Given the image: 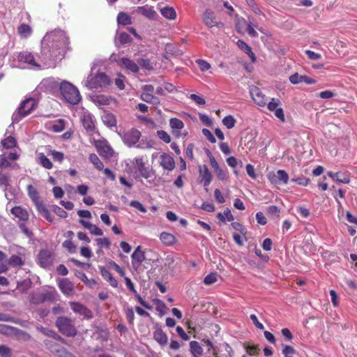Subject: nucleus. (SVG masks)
<instances>
[{"label": "nucleus", "instance_id": "obj_1", "mask_svg": "<svg viewBox=\"0 0 357 357\" xmlns=\"http://www.w3.org/2000/svg\"><path fill=\"white\" fill-rule=\"evenodd\" d=\"M69 45V38L61 29L47 32L41 40V59L45 63L61 59Z\"/></svg>", "mask_w": 357, "mask_h": 357}, {"label": "nucleus", "instance_id": "obj_2", "mask_svg": "<svg viewBox=\"0 0 357 357\" xmlns=\"http://www.w3.org/2000/svg\"><path fill=\"white\" fill-rule=\"evenodd\" d=\"M60 91L63 98L71 105L78 104L82 99L78 89L67 81L61 83Z\"/></svg>", "mask_w": 357, "mask_h": 357}, {"label": "nucleus", "instance_id": "obj_3", "mask_svg": "<svg viewBox=\"0 0 357 357\" xmlns=\"http://www.w3.org/2000/svg\"><path fill=\"white\" fill-rule=\"evenodd\" d=\"M110 82V79L106 74L98 73L96 75H89L83 84L89 89H97L108 86Z\"/></svg>", "mask_w": 357, "mask_h": 357}, {"label": "nucleus", "instance_id": "obj_4", "mask_svg": "<svg viewBox=\"0 0 357 357\" xmlns=\"http://www.w3.org/2000/svg\"><path fill=\"white\" fill-rule=\"evenodd\" d=\"M36 107V100L30 98L24 100L17 112L12 116L13 123H18L22 118L29 115Z\"/></svg>", "mask_w": 357, "mask_h": 357}, {"label": "nucleus", "instance_id": "obj_5", "mask_svg": "<svg viewBox=\"0 0 357 357\" xmlns=\"http://www.w3.org/2000/svg\"><path fill=\"white\" fill-rule=\"evenodd\" d=\"M56 325L59 331L66 336L74 337L77 334V329L73 325V321L66 317H59L56 321Z\"/></svg>", "mask_w": 357, "mask_h": 357}, {"label": "nucleus", "instance_id": "obj_6", "mask_svg": "<svg viewBox=\"0 0 357 357\" xmlns=\"http://www.w3.org/2000/svg\"><path fill=\"white\" fill-rule=\"evenodd\" d=\"M44 345L48 350L59 357L70 356V352H68L64 347L52 340H44Z\"/></svg>", "mask_w": 357, "mask_h": 357}, {"label": "nucleus", "instance_id": "obj_7", "mask_svg": "<svg viewBox=\"0 0 357 357\" xmlns=\"http://www.w3.org/2000/svg\"><path fill=\"white\" fill-rule=\"evenodd\" d=\"M141 135L142 134L138 130L133 128L125 132L121 136V139L126 145L132 147L139 142Z\"/></svg>", "mask_w": 357, "mask_h": 357}, {"label": "nucleus", "instance_id": "obj_8", "mask_svg": "<svg viewBox=\"0 0 357 357\" xmlns=\"http://www.w3.org/2000/svg\"><path fill=\"white\" fill-rule=\"evenodd\" d=\"M199 183L203 185L206 192L212 181V174L206 165H200L198 168Z\"/></svg>", "mask_w": 357, "mask_h": 357}, {"label": "nucleus", "instance_id": "obj_9", "mask_svg": "<svg viewBox=\"0 0 357 357\" xmlns=\"http://www.w3.org/2000/svg\"><path fill=\"white\" fill-rule=\"evenodd\" d=\"M17 60L19 62H23L27 63L30 68L32 69H40V66L36 61L34 56L32 53L24 51L19 53L17 56Z\"/></svg>", "mask_w": 357, "mask_h": 357}, {"label": "nucleus", "instance_id": "obj_10", "mask_svg": "<svg viewBox=\"0 0 357 357\" xmlns=\"http://www.w3.org/2000/svg\"><path fill=\"white\" fill-rule=\"evenodd\" d=\"M96 147L98 153L103 158H110L114 151L106 140H98L96 142Z\"/></svg>", "mask_w": 357, "mask_h": 357}, {"label": "nucleus", "instance_id": "obj_11", "mask_svg": "<svg viewBox=\"0 0 357 357\" xmlns=\"http://www.w3.org/2000/svg\"><path fill=\"white\" fill-rule=\"evenodd\" d=\"M124 281L126 287L128 289L134 294V296L135 298L137 300V301L145 308L146 309H151V305H150L148 303H146L142 296L138 294L137 291L134 283L132 282V280L128 277H124Z\"/></svg>", "mask_w": 357, "mask_h": 357}, {"label": "nucleus", "instance_id": "obj_12", "mask_svg": "<svg viewBox=\"0 0 357 357\" xmlns=\"http://www.w3.org/2000/svg\"><path fill=\"white\" fill-rule=\"evenodd\" d=\"M132 259V266L135 270L137 271L142 262L145 260V255L144 252L142 250L141 246L137 247L135 251L131 255Z\"/></svg>", "mask_w": 357, "mask_h": 357}, {"label": "nucleus", "instance_id": "obj_13", "mask_svg": "<svg viewBox=\"0 0 357 357\" xmlns=\"http://www.w3.org/2000/svg\"><path fill=\"white\" fill-rule=\"evenodd\" d=\"M328 176L332 178L333 181L338 183L349 184L351 181L350 173L349 172H328Z\"/></svg>", "mask_w": 357, "mask_h": 357}, {"label": "nucleus", "instance_id": "obj_14", "mask_svg": "<svg viewBox=\"0 0 357 357\" xmlns=\"http://www.w3.org/2000/svg\"><path fill=\"white\" fill-rule=\"evenodd\" d=\"M70 305L75 313L83 316L86 319H91L92 317L91 311L84 305L77 302H70Z\"/></svg>", "mask_w": 357, "mask_h": 357}, {"label": "nucleus", "instance_id": "obj_15", "mask_svg": "<svg viewBox=\"0 0 357 357\" xmlns=\"http://www.w3.org/2000/svg\"><path fill=\"white\" fill-rule=\"evenodd\" d=\"M118 63L122 68L130 73H136L139 70L138 64L128 58H121Z\"/></svg>", "mask_w": 357, "mask_h": 357}, {"label": "nucleus", "instance_id": "obj_16", "mask_svg": "<svg viewBox=\"0 0 357 357\" xmlns=\"http://www.w3.org/2000/svg\"><path fill=\"white\" fill-rule=\"evenodd\" d=\"M250 93L252 100L259 106H264L266 104V98L261 90L255 86L250 88Z\"/></svg>", "mask_w": 357, "mask_h": 357}, {"label": "nucleus", "instance_id": "obj_17", "mask_svg": "<svg viewBox=\"0 0 357 357\" xmlns=\"http://www.w3.org/2000/svg\"><path fill=\"white\" fill-rule=\"evenodd\" d=\"M133 164L135 165L140 175L143 178L147 179L151 177L152 173L149 169V168L145 166L144 159L142 157L135 158Z\"/></svg>", "mask_w": 357, "mask_h": 357}, {"label": "nucleus", "instance_id": "obj_18", "mask_svg": "<svg viewBox=\"0 0 357 357\" xmlns=\"http://www.w3.org/2000/svg\"><path fill=\"white\" fill-rule=\"evenodd\" d=\"M268 178L272 183H277L280 181L284 184H287L289 181V175L284 170L279 169L276 174L270 173L268 174Z\"/></svg>", "mask_w": 357, "mask_h": 357}, {"label": "nucleus", "instance_id": "obj_19", "mask_svg": "<svg viewBox=\"0 0 357 357\" xmlns=\"http://www.w3.org/2000/svg\"><path fill=\"white\" fill-rule=\"evenodd\" d=\"M58 286L61 291L67 296L72 295L74 292V284L67 278L60 280Z\"/></svg>", "mask_w": 357, "mask_h": 357}, {"label": "nucleus", "instance_id": "obj_20", "mask_svg": "<svg viewBox=\"0 0 357 357\" xmlns=\"http://www.w3.org/2000/svg\"><path fill=\"white\" fill-rule=\"evenodd\" d=\"M19 158V154L14 151L10 152L8 155L3 153L0 155V168L9 167L11 163L8 160H17Z\"/></svg>", "mask_w": 357, "mask_h": 357}, {"label": "nucleus", "instance_id": "obj_21", "mask_svg": "<svg viewBox=\"0 0 357 357\" xmlns=\"http://www.w3.org/2000/svg\"><path fill=\"white\" fill-rule=\"evenodd\" d=\"M289 81L293 84H297L305 82L307 84H313L316 83V80L306 75H300L298 73H295L289 77Z\"/></svg>", "mask_w": 357, "mask_h": 357}, {"label": "nucleus", "instance_id": "obj_22", "mask_svg": "<svg viewBox=\"0 0 357 357\" xmlns=\"http://www.w3.org/2000/svg\"><path fill=\"white\" fill-rule=\"evenodd\" d=\"M58 294L54 288H50V290L40 294V300H33L36 303H43L45 301L52 302L56 299Z\"/></svg>", "mask_w": 357, "mask_h": 357}, {"label": "nucleus", "instance_id": "obj_23", "mask_svg": "<svg viewBox=\"0 0 357 357\" xmlns=\"http://www.w3.org/2000/svg\"><path fill=\"white\" fill-rule=\"evenodd\" d=\"M38 259L43 267H47L52 264L53 257L49 250H43L38 255Z\"/></svg>", "mask_w": 357, "mask_h": 357}, {"label": "nucleus", "instance_id": "obj_24", "mask_svg": "<svg viewBox=\"0 0 357 357\" xmlns=\"http://www.w3.org/2000/svg\"><path fill=\"white\" fill-rule=\"evenodd\" d=\"M160 165L168 171H172L175 167V162L174 158L167 153H163L160 155Z\"/></svg>", "mask_w": 357, "mask_h": 357}, {"label": "nucleus", "instance_id": "obj_25", "mask_svg": "<svg viewBox=\"0 0 357 357\" xmlns=\"http://www.w3.org/2000/svg\"><path fill=\"white\" fill-rule=\"evenodd\" d=\"M82 123L87 131H93L95 128V121L93 116L89 112H84L82 117Z\"/></svg>", "mask_w": 357, "mask_h": 357}, {"label": "nucleus", "instance_id": "obj_26", "mask_svg": "<svg viewBox=\"0 0 357 357\" xmlns=\"http://www.w3.org/2000/svg\"><path fill=\"white\" fill-rule=\"evenodd\" d=\"M169 126L172 129L173 135L176 137H179L181 136V130L184 127L183 122L178 119L172 118L169 120Z\"/></svg>", "mask_w": 357, "mask_h": 357}, {"label": "nucleus", "instance_id": "obj_27", "mask_svg": "<svg viewBox=\"0 0 357 357\" xmlns=\"http://www.w3.org/2000/svg\"><path fill=\"white\" fill-rule=\"evenodd\" d=\"M137 11L151 20L155 19L157 17V13L154 10L153 8L148 5L138 7Z\"/></svg>", "mask_w": 357, "mask_h": 357}, {"label": "nucleus", "instance_id": "obj_28", "mask_svg": "<svg viewBox=\"0 0 357 357\" xmlns=\"http://www.w3.org/2000/svg\"><path fill=\"white\" fill-rule=\"evenodd\" d=\"M79 223L86 229H88L91 234L95 236H102L103 231L101 229L92 223L85 221L82 219L79 220Z\"/></svg>", "mask_w": 357, "mask_h": 357}, {"label": "nucleus", "instance_id": "obj_29", "mask_svg": "<svg viewBox=\"0 0 357 357\" xmlns=\"http://www.w3.org/2000/svg\"><path fill=\"white\" fill-rule=\"evenodd\" d=\"M100 274L102 277L105 280H107L112 287L117 288L119 287L118 281L112 276V273L106 268H100Z\"/></svg>", "mask_w": 357, "mask_h": 357}, {"label": "nucleus", "instance_id": "obj_30", "mask_svg": "<svg viewBox=\"0 0 357 357\" xmlns=\"http://www.w3.org/2000/svg\"><path fill=\"white\" fill-rule=\"evenodd\" d=\"M203 21L204 24L211 28L217 25V22L215 21V17L214 13L211 10H206L203 15Z\"/></svg>", "mask_w": 357, "mask_h": 357}, {"label": "nucleus", "instance_id": "obj_31", "mask_svg": "<svg viewBox=\"0 0 357 357\" xmlns=\"http://www.w3.org/2000/svg\"><path fill=\"white\" fill-rule=\"evenodd\" d=\"M33 30L31 26L22 23L17 28V33L21 38H28L32 34Z\"/></svg>", "mask_w": 357, "mask_h": 357}, {"label": "nucleus", "instance_id": "obj_32", "mask_svg": "<svg viewBox=\"0 0 357 357\" xmlns=\"http://www.w3.org/2000/svg\"><path fill=\"white\" fill-rule=\"evenodd\" d=\"M190 351L192 357H202L204 354V349L200 344L197 341H191L189 344Z\"/></svg>", "mask_w": 357, "mask_h": 357}, {"label": "nucleus", "instance_id": "obj_33", "mask_svg": "<svg viewBox=\"0 0 357 357\" xmlns=\"http://www.w3.org/2000/svg\"><path fill=\"white\" fill-rule=\"evenodd\" d=\"M36 208L39 213H40L47 221L50 222H53V218L48 211V209L46 208V206L43 204V202H36Z\"/></svg>", "mask_w": 357, "mask_h": 357}, {"label": "nucleus", "instance_id": "obj_34", "mask_svg": "<svg viewBox=\"0 0 357 357\" xmlns=\"http://www.w3.org/2000/svg\"><path fill=\"white\" fill-rule=\"evenodd\" d=\"M160 240L167 246H171L176 242L175 236L173 234L165 231L160 234Z\"/></svg>", "mask_w": 357, "mask_h": 357}, {"label": "nucleus", "instance_id": "obj_35", "mask_svg": "<svg viewBox=\"0 0 357 357\" xmlns=\"http://www.w3.org/2000/svg\"><path fill=\"white\" fill-rule=\"evenodd\" d=\"M37 161L47 169H51L53 167L52 162L43 153L37 152Z\"/></svg>", "mask_w": 357, "mask_h": 357}, {"label": "nucleus", "instance_id": "obj_36", "mask_svg": "<svg viewBox=\"0 0 357 357\" xmlns=\"http://www.w3.org/2000/svg\"><path fill=\"white\" fill-rule=\"evenodd\" d=\"M161 15L166 19L174 20L176 18V12L173 7L165 6L160 9Z\"/></svg>", "mask_w": 357, "mask_h": 357}, {"label": "nucleus", "instance_id": "obj_37", "mask_svg": "<svg viewBox=\"0 0 357 357\" xmlns=\"http://www.w3.org/2000/svg\"><path fill=\"white\" fill-rule=\"evenodd\" d=\"M38 330L45 335L52 337L54 340H58L63 343H66V340L63 337H61L59 335L52 330L42 326L38 328Z\"/></svg>", "mask_w": 357, "mask_h": 357}, {"label": "nucleus", "instance_id": "obj_38", "mask_svg": "<svg viewBox=\"0 0 357 357\" xmlns=\"http://www.w3.org/2000/svg\"><path fill=\"white\" fill-rule=\"evenodd\" d=\"M153 337L160 345H165L167 342V336L161 329L158 328L154 331Z\"/></svg>", "mask_w": 357, "mask_h": 357}, {"label": "nucleus", "instance_id": "obj_39", "mask_svg": "<svg viewBox=\"0 0 357 357\" xmlns=\"http://www.w3.org/2000/svg\"><path fill=\"white\" fill-rule=\"evenodd\" d=\"M11 213L15 216L19 218L21 220H26L29 218L27 211L20 206L13 207Z\"/></svg>", "mask_w": 357, "mask_h": 357}, {"label": "nucleus", "instance_id": "obj_40", "mask_svg": "<svg viewBox=\"0 0 357 357\" xmlns=\"http://www.w3.org/2000/svg\"><path fill=\"white\" fill-rule=\"evenodd\" d=\"M103 123L107 127L112 128L116 126V120L112 113H105L102 117Z\"/></svg>", "mask_w": 357, "mask_h": 357}, {"label": "nucleus", "instance_id": "obj_41", "mask_svg": "<svg viewBox=\"0 0 357 357\" xmlns=\"http://www.w3.org/2000/svg\"><path fill=\"white\" fill-rule=\"evenodd\" d=\"M1 144L3 149H9L16 146L17 141L15 137L8 136V137L1 140Z\"/></svg>", "mask_w": 357, "mask_h": 357}, {"label": "nucleus", "instance_id": "obj_42", "mask_svg": "<svg viewBox=\"0 0 357 357\" xmlns=\"http://www.w3.org/2000/svg\"><path fill=\"white\" fill-rule=\"evenodd\" d=\"M165 50L166 53L170 54L172 55H174L176 56H181L183 54V51L180 49L177 48L174 44L167 43L165 45Z\"/></svg>", "mask_w": 357, "mask_h": 357}, {"label": "nucleus", "instance_id": "obj_43", "mask_svg": "<svg viewBox=\"0 0 357 357\" xmlns=\"http://www.w3.org/2000/svg\"><path fill=\"white\" fill-rule=\"evenodd\" d=\"M117 22L122 25H128L132 23L131 17L126 13L121 12L117 16Z\"/></svg>", "mask_w": 357, "mask_h": 357}, {"label": "nucleus", "instance_id": "obj_44", "mask_svg": "<svg viewBox=\"0 0 357 357\" xmlns=\"http://www.w3.org/2000/svg\"><path fill=\"white\" fill-rule=\"evenodd\" d=\"M141 98L144 102L152 103L153 105H158L160 103V100L156 96L151 94L150 93H142Z\"/></svg>", "mask_w": 357, "mask_h": 357}, {"label": "nucleus", "instance_id": "obj_45", "mask_svg": "<svg viewBox=\"0 0 357 357\" xmlns=\"http://www.w3.org/2000/svg\"><path fill=\"white\" fill-rule=\"evenodd\" d=\"M8 264L13 267L20 268L24 264V261L20 256L13 255L8 259Z\"/></svg>", "mask_w": 357, "mask_h": 357}, {"label": "nucleus", "instance_id": "obj_46", "mask_svg": "<svg viewBox=\"0 0 357 357\" xmlns=\"http://www.w3.org/2000/svg\"><path fill=\"white\" fill-rule=\"evenodd\" d=\"M89 159L90 162L95 166L98 170H102L104 168L103 163L99 159V158L95 153H91Z\"/></svg>", "mask_w": 357, "mask_h": 357}, {"label": "nucleus", "instance_id": "obj_47", "mask_svg": "<svg viewBox=\"0 0 357 357\" xmlns=\"http://www.w3.org/2000/svg\"><path fill=\"white\" fill-rule=\"evenodd\" d=\"M218 218L225 222L226 221H232L234 220V216L232 215L229 209L227 208L224 211L223 213H218L217 215Z\"/></svg>", "mask_w": 357, "mask_h": 357}, {"label": "nucleus", "instance_id": "obj_48", "mask_svg": "<svg viewBox=\"0 0 357 357\" xmlns=\"http://www.w3.org/2000/svg\"><path fill=\"white\" fill-rule=\"evenodd\" d=\"M48 150L47 154L51 155L54 160L61 162L64 159V155L62 152L57 151L56 150H52L49 148H47Z\"/></svg>", "mask_w": 357, "mask_h": 357}, {"label": "nucleus", "instance_id": "obj_49", "mask_svg": "<svg viewBox=\"0 0 357 357\" xmlns=\"http://www.w3.org/2000/svg\"><path fill=\"white\" fill-rule=\"evenodd\" d=\"M93 102L96 104L100 105H107L110 102V98L104 95H98L93 98Z\"/></svg>", "mask_w": 357, "mask_h": 357}, {"label": "nucleus", "instance_id": "obj_50", "mask_svg": "<svg viewBox=\"0 0 357 357\" xmlns=\"http://www.w3.org/2000/svg\"><path fill=\"white\" fill-rule=\"evenodd\" d=\"M139 65L144 70H151L153 68V63L149 59L142 58L138 61Z\"/></svg>", "mask_w": 357, "mask_h": 357}, {"label": "nucleus", "instance_id": "obj_51", "mask_svg": "<svg viewBox=\"0 0 357 357\" xmlns=\"http://www.w3.org/2000/svg\"><path fill=\"white\" fill-rule=\"evenodd\" d=\"M28 194L30 198L34 202L35 204H36L38 200V193L36 189L31 185H29L27 186Z\"/></svg>", "mask_w": 357, "mask_h": 357}, {"label": "nucleus", "instance_id": "obj_52", "mask_svg": "<svg viewBox=\"0 0 357 357\" xmlns=\"http://www.w3.org/2000/svg\"><path fill=\"white\" fill-rule=\"evenodd\" d=\"M125 81L126 77L122 74L119 73L114 79V83L119 89L123 90L125 89Z\"/></svg>", "mask_w": 357, "mask_h": 357}, {"label": "nucleus", "instance_id": "obj_53", "mask_svg": "<svg viewBox=\"0 0 357 357\" xmlns=\"http://www.w3.org/2000/svg\"><path fill=\"white\" fill-rule=\"evenodd\" d=\"M267 213L273 218H278L280 209L279 207L271 205L269 206L266 209Z\"/></svg>", "mask_w": 357, "mask_h": 357}, {"label": "nucleus", "instance_id": "obj_54", "mask_svg": "<svg viewBox=\"0 0 357 357\" xmlns=\"http://www.w3.org/2000/svg\"><path fill=\"white\" fill-rule=\"evenodd\" d=\"M96 245L100 248H109L111 242L108 238H99L96 239Z\"/></svg>", "mask_w": 357, "mask_h": 357}, {"label": "nucleus", "instance_id": "obj_55", "mask_svg": "<svg viewBox=\"0 0 357 357\" xmlns=\"http://www.w3.org/2000/svg\"><path fill=\"white\" fill-rule=\"evenodd\" d=\"M235 123H236V120L231 115H228L222 119L223 125L225 127H227L228 129L232 128L235 126Z\"/></svg>", "mask_w": 357, "mask_h": 357}, {"label": "nucleus", "instance_id": "obj_56", "mask_svg": "<svg viewBox=\"0 0 357 357\" xmlns=\"http://www.w3.org/2000/svg\"><path fill=\"white\" fill-rule=\"evenodd\" d=\"M52 130L56 132H61L65 128V123L62 119H59L52 126Z\"/></svg>", "mask_w": 357, "mask_h": 357}, {"label": "nucleus", "instance_id": "obj_57", "mask_svg": "<svg viewBox=\"0 0 357 357\" xmlns=\"http://www.w3.org/2000/svg\"><path fill=\"white\" fill-rule=\"evenodd\" d=\"M218 274L216 273H211L204 279V283L207 285L212 284L217 281Z\"/></svg>", "mask_w": 357, "mask_h": 357}, {"label": "nucleus", "instance_id": "obj_58", "mask_svg": "<svg viewBox=\"0 0 357 357\" xmlns=\"http://www.w3.org/2000/svg\"><path fill=\"white\" fill-rule=\"evenodd\" d=\"M247 4L249 6L252 11L258 15H262L261 10L258 8L257 3H255V0H247Z\"/></svg>", "mask_w": 357, "mask_h": 357}, {"label": "nucleus", "instance_id": "obj_59", "mask_svg": "<svg viewBox=\"0 0 357 357\" xmlns=\"http://www.w3.org/2000/svg\"><path fill=\"white\" fill-rule=\"evenodd\" d=\"M63 247L66 248L69 252L75 253L77 251V246L70 240L65 241L63 244Z\"/></svg>", "mask_w": 357, "mask_h": 357}, {"label": "nucleus", "instance_id": "obj_60", "mask_svg": "<svg viewBox=\"0 0 357 357\" xmlns=\"http://www.w3.org/2000/svg\"><path fill=\"white\" fill-rule=\"evenodd\" d=\"M10 185V178L0 172V186L3 187V190L6 191L7 187Z\"/></svg>", "mask_w": 357, "mask_h": 357}, {"label": "nucleus", "instance_id": "obj_61", "mask_svg": "<svg viewBox=\"0 0 357 357\" xmlns=\"http://www.w3.org/2000/svg\"><path fill=\"white\" fill-rule=\"evenodd\" d=\"M199 69L202 72H205L211 68V65L208 62L203 59H197L196 61Z\"/></svg>", "mask_w": 357, "mask_h": 357}, {"label": "nucleus", "instance_id": "obj_62", "mask_svg": "<svg viewBox=\"0 0 357 357\" xmlns=\"http://www.w3.org/2000/svg\"><path fill=\"white\" fill-rule=\"evenodd\" d=\"M247 174L252 179L256 180L260 176L259 174L255 172L253 165L247 164Z\"/></svg>", "mask_w": 357, "mask_h": 357}, {"label": "nucleus", "instance_id": "obj_63", "mask_svg": "<svg viewBox=\"0 0 357 357\" xmlns=\"http://www.w3.org/2000/svg\"><path fill=\"white\" fill-rule=\"evenodd\" d=\"M157 136L165 143H169L171 142L169 135L165 130H158Z\"/></svg>", "mask_w": 357, "mask_h": 357}, {"label": "nucleus", "instance_id": "obj_64", "mask_svg": "<svg viewBox=\"0 0 357 357\" xmlns=\"http://www.w3.org/2000/svg\"><path fill=\"white\" fill-rule=\"evenodd\" d=\"M119 40L121 44L125 45L130 43L132 40L130 35L126 32L120 33L119 35Z\"/></svg>", "mask_w": 357, "mask_h": 357}]
</instances>
